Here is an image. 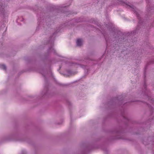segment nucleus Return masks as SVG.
I'll return each mask as SVG.
<instances>
[{
    "label": "nucleus",
    "mask_w": 154,
    "mask_h": 154,
    "mask_svg": "<svg viewBox=\"0 0 154 154\" xmlns=\"http://www.w3.org/2000/svg\"><path fill=\"white\" fill-rule=\"evenodd\" d=\"M77 45L78 46H81L82 44V40L81 39H78L76 42Z\"/></svg>",
    "instance_id": "obj_1"
},
{
    "label": "nucleus",
    "mask_w": 154,
    "mask_h": 154,
    "mask_svg": "<svg viewBox=\"0 0 154 154\" xmlns=\"http://www.w3.org/2000/svg\"><path fill=\"white\" fill-rule=\"evenodd\" d=\"M2 68L5 70H6V66L4 65H3L2 66Z\"/></svg>",
    "instance_id": "obj_2"
}]
</instances>
